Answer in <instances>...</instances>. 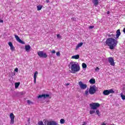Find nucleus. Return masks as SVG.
I'll return each mask as SVG.
<instances>
[{
	"label": "nucleus",
	"instance_id": "f257e3e1",
	"mask_svg": "<svg viewBox=\"0 0 125 125\" xmlns=\"http://www.w3.org/2000/svg\"><path fill=\"white\" fill-rule=\"evenodd\" d=\"M109 38H107L105 41V43L107 46H109V49H114L118 44V40L113 38L116 37L115 34H109Z\"/></svg>",
	"mask_w": 125,
	"mask_h": 125
},
{
	"label": "nucleus",
	"instance_id": "f03ea898",
	"mask_svg": "<svg viewBox=\"0 0 125 125\" xmlns=\"http://www.w3.org/2000/svg\"><path fill=\"white\" fill-rule=\"evenodd\" d=\"M70 64L71 65L70 69L72 74H75V73H77V72H79L81 70L80 64L77 62H71Z\"/></svg>",
	"mask_w": 125,
	"mask_h": 125
},
{
	"label": "nucleus",
	"instance_id": "7ed1b4c3",
	"mask_svg": "<svg viewBox=\"0 0 125 125\" xmlns=\"http://www.w3.org/2000/svg\"><path fill=\"white\" fill-rule=\"evenodd\" d=\"M44 124H43L42 121H39L38 122V125H60L54 121H46L44 122Z\"/></svg>",
	"mask_w": 125,
	"mask_h": 125
},
{
	"label": "nucleus",
	"instance_id": "20e7f679",
	"mask_svg": "<svg viewBox=\"0 0 125 125\" xmlns=\"http://www.w3.org/2000/svg\"><path fill=\"white\" fill-rule=\"evenodd\" d=\"M98 90V88L94 85L93 86H90L89 89V93L91 95H93Z\"/></svg>",
	"mask_w": 125,
	"mask_h": 125
},
{
	"label": "nucleus",
	"instance_id": "39448f33",
	"mask_svg": "<svg viewBox=\"0 0 125 125\" xmlns=\"http://www.w3.org/2000/svg\"><path fill=\"white\" fill-rule=\"evenodd\" d=\"M89 106L91 110H96L100 107V104L98 103H92L89 104Z\"/></svg>",
	"mask_w": 125,
	"mask_h": 125
},
{
	"label": "nucleus",
	"instance_id": "423d86ee",
	"mask_svg": "<svg viewBox=\"0 0 125 125\" xmlns=\"http://www.w3.org/2000/svg\"><path fill=\"white\" fill-rule=\"evenodd\" d=\"M38 55L41 58H46L47 57V54L43 52V51H40L38 52Z\"/></svg>",
	"mask_w": 125,
	"mask_h": 125
},
{
	"label": "nucleus",
	"instance_id": "0eeeda50",
	"mask_svg": "<svg viewBox=\"0 0 125 125\" xmlns=\"http://www.w3.org/2000/svg\"><path fill=\"white\" fill-rule=\"evenodd\" d=\"M103 93L104 95H109L110 93H115V91L113 90V89H110L109 90H104Z\"/></svg>",
	"mask_w": 125,
	"mask_h": 125
},
{
	"label": "nucleus",
	"instance_id": "6e6552de",
	"mask_svg": "<svg viewBox=\"0 0 125 125\" xmlns=\"http://www.w3.org/2000/svg\"><path fill=\"white\" fill-rule=\"evenodd\" d=\"M79 85L81 89H86V87H87V85L83 83L81 81L79 82Z\"/></svg>",
	"mask_w": 125,
	"mask_h": 125
},
{
	"label": "nucleus",
	"instance_id": "1a4fd4ad",
	"mask_svg": "<svg viewBox=\"0 0 125 125\" xmlns=\"http://www.w3.org/2000/svg\"><path fill=\"white\" fill-rule=\"evenodd\" d=\"M10 118L11 119L10 124V125H13L14 124V119H15V116L12 113L10 114Z\"/></svg>",
	"mask_w": 125,
	"mask_h": 125
},
{
	"label": "nucleus",
	"instance_id": "9d476101",
	"mask_svg": "<svg viewBox=\"0 0 125 125\" xmlns=\"http://www.w3.org/2000/svg\"><path fill=\"white\" fill-rule=\"evenodd\" d=\"M108 61L111 66H115V60L113 57H109Z\"/></svg>",
	"mask_w": 125,
	"mask_h": 125
},
{
	"label": "nucleus",
	"instance_id": "9b49d317",
	"mask_svg": "<svg viewBox=\"0 0 125 125\" xmlns=\"http://www.w3.org/2000/svg\"><path fill=\"white\" fill-rule=\"evenodd\" d=\"M15 38L17 42H20V43H21V44H25V42L24 41H22L20 39V38H19V36H18L17 35H15Z\"/></svg>",
	"mask_w": 125,
	"mask_h": 125
},
{
	"label": "nucleus",
	"instance_id": "f8f14e48",
	"mask_svg": "<svg viewBox=\"0 0 125 125\" xmlns=\"http://www.w3.org/2000/svg\"><path fill=\"white\" fill-rule=\"evenodd\" d=\"M8 45L9 46H10V49L12 51H14V50H15V47H14V46H13V44H12V42H9Z\"/></svg>",
	"mask_w": 125,
	"mask_h": 125
},
{
	"label": "nucleus",
	"instance_id": "ddd939ff",
	"mask_svg": "<svg viewBox=\"0 0 125 125\" xmlns=\"http://www.w3.org/2000/svg\"><path fill=\"white\" fill-rule=\"evenodd\" d=\"M46 98L47 97H49V94H42L38 96V98Z\"/></svg>",
	"mask_w": 125,
	"mask_h": 125
},
{
	"label": "nucleus",
	"instance_id": "4468645a",
	"mask_svg": "<svg viewBox=\"0 0 125 125\" xmlns=\"http://www.w3.org/2000/svg\"><path fill=\"white\" fill-rule=\"evenodd\" d=\"M38 74H39V73L38 72V71H36L34 73V83H36L37 82V76Z\"/></svg>",
	"mask_w": 125,
	"mask_h": 125
},
{
	"label": "nucleus",
	"instance_id": "2eb2a0df",
	"mask_svg": "<svg viewBox=\"0 0 125 125\" xmlns=\"http://www.w3.org/2000/svg\"><path fill=\"white\" fill-rule=\"evenodd\" d=\"M98 0H92V2L94 3V5L96 7L99 4V1Z\"/></svg>",
	"mask_w": 125,
	"mask_h": 125
},
{
	"label": "nucleus",
	"instance_id": "dca6fc26",
	"mask_svg": "<svg viewBox=\"0 0 125 125\" xmlns=\"http://www.w3.org/2000/svg\"><path fill=\"white\" fill-rule=\"evenodd\" d=\"M83 42L79 43L76 47V48H75L76 50H78V49H79L80 47H82V46H83Z\"/></svg>",
	"mask_w": 125,
	"mask_h": 125
},
{
	"label": "nucleus",
	"instance_id": "f3484780",
	"mask_svg": "<svg viewBox=\"0 0 125 125\" xmlns=\"http://www.w3.org/2000/svg\"><path fill=\"white\" fill-rule=\"evenodd\" d=\"M25 51H27V52H29L30 51V50L31 49V46H30V45H25Z\"/></svg>",
	"mask_w": 125,
	"mask_h": 125
},
{
	"label": "nucleus",
	"instance_id": "a211bd4d",
	"mask_svg": "<svg viewBox=\"0 0 125 125\" xmlns=\"http://www.w3.org/2000/svg\"><path fill=\"white\" fill-rule=\"evenodd\" d=\"M120 36H121V30L118 29L116 31V39H119Z\"/></svg>",
	"mask_w": 125,
	"mask_h": 125
},
{
	"label": "nucleus",
	"instance_id": "6ab92c4d",
	"mask_svg": "<svg viewBox=\"0 0 125 125\" xmlns=\"http://www.w3.org/2000/svg\"><path fill=\"white\" fill-rule=\"evenodd\" d=\"M72 59H80V55L78 54L76 55L72 56L71 57Z\"/></svg>",
	"mask_w": 125,
	"mask_h": 125
},
{
	"label": "nucleus",
	"instance_id": "aec40b11",
	"mask_svg": "<svg viewBox=\"0 0 125 125\" xmlns=\"http://www.w3.org/2000/svg\"><path fill=\"white\" fill-rule=\"evenodd\" d=\"M89 83H91V84H93L95 83V79H91L89 80Z\"/></svg>",
	"mask_w": 125,
	"mask_h": 125
},
{
	"label": "nucleus",
	"instance_id": "412c9836",
	"mask_svg": "<svg viewBox=\"0 0 125 125\" xmlns=\"http://www.w3.org/2000/svg\"><path fill=\"white\" fill-rule=\"evenodd\" d=\"M37 10L38 11H40V10H42V5H39L37 6Z\"/></svg>",
	"mask_w": 125,
	"mask_h": 125
},
{
	"label": "nucleus",
	"instance_id": "4be33fe9",
	"mask_svg": "<svg viewBox=\"0 0 125 125\" xmlns=\"http://www.w3.org/2000/svg\"><path fill=\"white\" fill-rule=\"evenodd\" d=\"M19 85H20V83H15V88H18V87H19Z\"/></svg>",
	"mask_w": 125,
	"mask_h": 125
},
{
	"label": "nucleus",
	"instance_id": "5701e85b",
	"mask_svg": "<svg viewBox=\"0 0 125 125\" xmlns=\"http://www.w3.org/2000/svg\"><path fill=\"white\" fill-rule=\"evenodd\" d=\"M96 114L98 116V117H100V116H101V113H100V111H99V110H96Z\"/></svg>",
	"mask_w": 125,
	"mask_h": 125
},
{
	"label": "nucleus",
	"instance_id": "b1692460",
	"mask_svg": "<svg viewBox=\"0 0 125 125\" xmlns=\"http://www.w3.org/2000/svg\"><path fill=\"white\" fill-rule=\"evenodd\" d=\"M86 67H87L86 64H85V63H82V68H83V69H85Z\"/></svg>",
	"mask_w": 125,
	"mask_h": 125
},
{
	"label": "nucleus",
	"instance_id": "393cba45",
	"mask_svg": "<svg viewBox=\"0 0 125 125\" xmlns=\"http://www.w3.org/2000/svg\"><path fill=\"white\" fill-rule=\"evenodd\" d=\"M121 97L122 98V99L123 100H125V95H124V94H123V93L121 94Z\"/></svg>",
	"mask_w": 125,
	"mask_h": 125
},
{
	"label": "nucleus",
	"instance_id": "a878e982",
	"mask_svg": "<svg viewBox=\"0 0 125 125\" xmlns=\"http://www.w3.org/2000/svg\"><path fill=\"white\" fill-rule=\"evenodd\" d=\"M60 123L62 124V125H63V124H65V120L62 119L60 120Z\"/></svg>",
	"mask_w": 125,
	"mask_h": 125
},
{
	"label": "nucleus",
	"instance_id": "bb28decb",
	"mask_svg": "<svg viewBox=\"0 0 125 125\" xmlns=\"http://www.w3.org/2000/svg\"><path fill=\"white\" fill-rule=\"evenodd\" d=\"M94 113H95V110H90L89 111L90 115H92L93 114H94Z\"/></svg>",
	"mask_w": 125,
	"mask_h": 125
},
{
	"label": "nucleus",
	"instance_id": "cd10ccee",
	"mask_svg": "<svg viewBox=\"0 0 125 125\" xmlns=\"http://www.w3.org/2000/svg\"><path fill=\"white\" fill-rule=\"evenodd\" d=\"M71 21H72L73 22V21H77V19L76 18H71Z\"/></svg>",
	"mask_w": 125,
	"mask_h": 125
},
{
	"label": "nucleus",
	"instance_id": "c85d7f7f",
	"mask_svg": "<svg viewBox=\"0 0 125 125\" xmlns=\"http://www.w3.org/2000/svg\"><path fill=\"white\" fill-rule=\"evenodd\" d=\"M27 102L28 103V104H29V105L31 104H33V102H31V101L30 100H27Z\"/></svg>",
	"mask_w": 125,
	"mask_h": 125
},
{
	"label": "nucleus",
	"instance_id": "c756f323",
	"mask_svg": "<svg viewBox=\"0 0 125 125\" xmlns=\"http://www.w3.org/2000/svg\"><path fill=\"white\" fill-rule=\"evenodd\" d=\"M56 55L57 56H58L59 57H60V52L58 51L56 53Z\"/></svg>",
	"mask_w": 125,
	"mask_h": 125
},
{
	"label": "nucleus",
	"instance_id": "7c9ffc66",
	"mask_svg": "<svg viewBox=\"0 0 125 125\" xmlns=\"http://www.w3.org/2000/svg\"><path fill=\"white\" fill-rule=\"evenodd\" d=\"M88 92H89V91L87 89L85 91V95H88Z\"/></svg>",
	"mask_w": 125,
	"mask_h": 125
},
{
	"label": "nucleus",
	"instance_id": "2f4dec72",
	"mask_svg": "<svg viewBox=\"0 0 125 125\" xmlns=\"http://www.w3.org/2000/svg\"><path fill=\"white\" fill-rule=\"evenodd\" d=\"M57 38H58V39H61V36H60V34H57Z\"/></svg>",
	"mask_w": 125,
	"mask_h": 125
},
{
	"label": "nucleus",
	"instance_id": "473e14b6",
	"mask_svg": "<svg viewBox=\"0 0 125 125\" xmlns=\"http://www.w3.org/2000/svg\"><path fill=\"white\" fill-rule=\"evenodd\" d=\"M94 28V26H90L89 27V29H93Z\"/></svg>",
	"mask_w": 125,
	"mask_h": 125
},
{
	"label": "nucleus",
	"instance_id": "72a5a7b5",
	"mask_svg": "<svg viewBox=\"0 0 125 125\" xmlns=\"http://www.w3.org/2000/svg\"><path fill=\"white\" fill-rule=\"evenodd\" d=\"M55 50H53L52 51H51V53H52L53 54H54L55 53Z\"/></svg>",
	"mask_w": 125,
	"mask_h": 125
},
{
	"label": "nucleus",
	"instance_id": "f704fd0d",
	"mask_svg": "<svg viewBox=\"0 0 125 125\" xmlns=\"http://www.w3.org/2000/svg\"><path fill=\"white\" fill-rule=\"evenodd\" d=\"M15 72H16L17 73L18 72V68H16L15 69Z\"/></svg>",
	"mask_w": 125,
	"mask_h": 125
},
{
	"label": "nucleus",
	"instance_id": "c9c22d12",
	"mask_svg": "<svg viewBox=\"0 0 125 125\" xmlns=\"http://www.w3.org/2000/svg\"><path fill=\"white\" fill-rule=\"evenodd\" d=\"M0 23H3V20L0 19Z\"/></svg>",
	"mask_w": 125,
	"mask_h": 125
},
{
	"label": "nucleus",
	"instance_id": "e433bc0d",
	"mask_svg": "<svg viewBox=\"0 0 125 125\" xmlns=\"http://www.w3.org/2000/svg\"><path fill=\"white\" fill-rule=\"evenodd\" d=\"M123 33L125 34V27L123 29Z\"/></svg>",
	"mask_w": 125,
	"mask_h": 125
},
{
	"label": "nucleus",
	"instance_id": "4c0bfd02",
	"mask_svg": "<svg viewBox=\"0 0 125 125\" xmlns=\"http://www.w3.org/2000/svg\"><path fill=\"white\" fill-rule=\"evenodd\" d=\"M46 2H47V3H48V2H49V0H46Z\"/></svg>",
	"mask_w": 125,
	"mask_h": 125
},
{
	"label": "nucleus",
	"instance_id": "58836bf2",
	"mask_svg": "<svg viewBox=\"0 0 125 125\" xmlns=\"http://www.w3.org/2000/svg\"><path fill=\"white\" fill-rule=\"evenodd\" d=\"M97 70H99V67H97L96 68V71H97Z\"/></svg>",
	"mask_w": 125,
	"mask_h": 125
},
{
	"label": "nucleus",
	"instance_id": "ea45409f",
	"mask_svg": "<svg viewBox=\"0 0 125 125\" xmlns=\"http://www.w3.org/2000/svg\"><path fill=\"white\" fill-rule=\"evenodd\" d=\"M28 123H30V118L28 119Z\"/></svg>",
	"mask_w": 125,
	"mask_h": 125
},
{
	"label": "nucleus",
	"instance_id": "a19ab883",
	"mask_svg": "<svg viewBox=\"0 0 125 125\" xmlns=\"http://www.w3.org/2000/svg\"><path fill=\"white\" fill-rule=\"evenodd\" d=\"M102 125H106V124H105L104 123H103Z\"/></svg>",
	"mask_w": 125,
	"mask_h": 125
},
{
	"label": "nucleus",
	"instance_id": "79ce46f5",
	"mask_svg": "<svg viewBox=\"0 0 125 125\" xmlns=\"http://www.w3.org/2000/svg\"><path fill=\"white\" fill-rule=\"evenodd\" d=\"M82 125H85V122H83V124Z\"/></svg>",
	"mask_w": 125,
	"mask_h": 125
},
{
	"label": "nucleus",
	"instance_id": "37998d69",
	"mask_svg": "<svg viewBox=\"0 0 125 125\" xmlns=\"http://www.w3.org/2000/svg\"><path fill=\"white\" fill-rule=\"evenodd\" d=\"M109 13H110V12L107 11V14H109Z\"/></svg>",
	"mask_w": 125,
	"mask_h": 125
},
{
	"label": "nucleus",
	"instance_id": "c03bdc74",
	"mask_svg": "<svg viewBox=\"0 0 125 125\" xmlns=\"http://www.w3.org/2000/svg\"><path fill=\"white\" fill-rule=\"evenodd\" d=\"M70 84V83H67L66 84V85H69Z\"/></svg>",
	"mask_w": 125,
	"mask_h": 125
}]
</instances>
